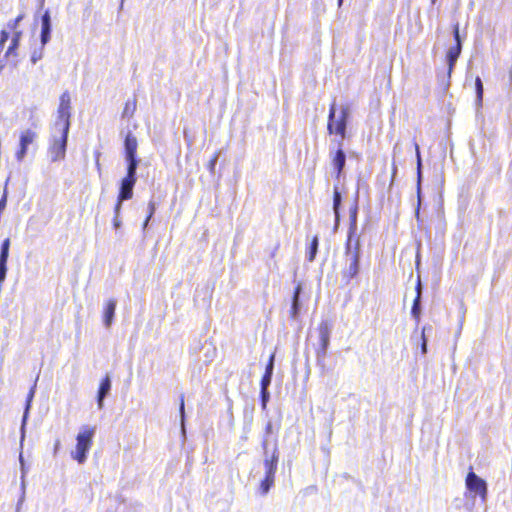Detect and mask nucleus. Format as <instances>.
<instances>
[{
    "mask_svg": "<svg viewBox=\"0 0 512 512\" xmlns=\"http://www.w3.org/2000/svg\"><path fill=\"white\" fill-rule=\"evenodd\" d=\"M461 54V48L458 45H453L446 54V59L448 63V78L451 77L452 71L454 69L455 63Z\"/></svg>",
    "mask_w": 512,
    "mask_h": 512,
    "instance_id": "4468645a",
    "label": "nucleus"
},
{
    "mask_svg": "<svg viewBox=\"0 0 512 512\" xmlns=\"http://www.w3.org/2000/svg\"><path fill=\"white\" fill-rule=\"evenodd\" d=\"M137 181V178L125 176L121 181V186L118 194V200L120 202L129 200L133 197V188Z\"/></svg>",
    "mask_w": 512,
    "mask_h": 512,
    "instance_id": "9b49d317",
    "label": "nucleus"
},
{
    "mask_svg": "<svg viewBox=\"0 0 512 512\" xmlns=\"http://www.w3.org/2000/svg\"><path fill=\"white\" fill-rule=\"evenodd\" d=\"M9 248H10V239L6 238L1 245V251H0V283H2L6 277Z\"/></svg>",
    "mask_w": 512,
    "mask_h": 512,
    "instance_id": "f8f14e48",
    "label": "nucleus"
},
{
    "mask_svg": "<svg viewBox=\"0 0 512 512\" xmlns=\"http://www.w3.org/2000/svg\"><path fill=\"white\" fill-rule=\"evenodd\" d=\"M94 156H95L96 167H97L98 171H100L101 170V164H100L101 153L99 151H96L94 153Z\"/></svg>",
    "mask_w": 512,
    "mask_h": 512,
    "instance_id": "f704fd0d",
    "label": "nucleus"
},
{
    "mask_svg": "<svg viewBox=\"0 0 512 512\" xmlns=\"http://www.w3.org/2000/svg\"><path fill=\"white\" fill-rule=\"evenodd\" d=\"M300 292H301V286L297 285L295 287L294 293H293V303H292V313H293V315H296L297 311H298V300H299Z\"/></svg>",
    "mask_w": 512,
    "mask_h": 512,
    "instance_id": "393cba45",
    "label": "nucleus"
},
{
    "mask_svg": "<svg viewBox=\"0 0 512 512\" xmlns=\"http://www.w3.org/2000/svg\"><path fill=\"white\" fill-rule=\"evenodd\" d=\"M41 28L51 29V22H50V13L49 11H45L44 14L41 17Z\"/></svg>",
    "mask_w": 512,
    "mask_h": 512,
    "instance_id": "c756f323",
    "label": "nucleus"
},
{
    "mask_svg": "<svg viewBox=\"0 0 512 512\" xmlns=\"http://www.w3.org/2000/svg\"><path fill=\"white\" fill-rule=\"evenodd\" d=\"M277 461H278V458L275 455H273L271 458L265 459V461H264L265 474L275 476L276 470H277Z\"/></svg>",
    "mask_w": 512,
    "mask_h": 512,
    "instance_id": "4be33fe9",
    "label": "nucleus"
},
{
    "mask_svg": "<svg viewBox=\"0 0 512 512\" xmlns=\"http://www.w3.org/2000/svg\"><path fill=\"white\" fill-rule=\"evenodd\" d=\"M127 161V173L125 176L137 178L136 170L139 164L137 156L125 157Z\"/></svg>",
    "mask_w": 512,
    "mask_h": 512,
    "instance_id": "aec40b11",
    "label": "nucleus"
},
{
    "mask_svg": "<svg viewBox=\"0 0 512 512\" xmlns=\"http://www.w3.org/2000/svg\"><path fill=\"white\" fill-rule=\"evenodd\" d=\"M318 244H319L318 237L313 236L311 239L310 245L307 249V260L309 262H312L315 259L317 251H318Z\"/></svg>",
    "mask_w": 512,
    "mask_h": 512,
    "instance_id": "412c9836",
    "label": "nucleus"
},
{
    "mask_svg": "<svg viewBox=\"0 0 512 512\" xmlns=\"http://www.w3.org/2000/svg\"><path fill=\"white\" fill-rule=\"evenodd\" d=\"M420 300V295L417 293L411 309V314L416 321H419L420 319Z\"/></svg>",
    "mask_w": 512,
    "mask_h": 512,
    "instance_id": "b1692460",
    "label": "nucleus"
},
{
    "mask_svg": "<svg viewBox=\"0 0 512 512\" xmlns=\"http://www.w3.org/2000/svg\"><path fill=\"white\" fill-rule=\"evenodd\" d=\"M347 254H350V264L342 271V276L348 283L359 273L360 244L356 236V226H350L347 240Z\"/></svg>",
    "mask_w": 512,
    "mask_h": 512,
    "instance_id": "f03ea898",
    "label": "nucleus"
},
{
    "mask_svg": "<svg viewBox=\"0 0 512 512\" xmlns=\"http://www.w3.org/2000/svg\"><path fill=\"white\" fill-rule=\"evenodd\" d=\"M67 140L68 132L61 130L60 138L55 139L48 149L52 162H57L65 158Z\"/></svg>",
    "mask_w": 512,
    "mask_h": 512,
    "instance_id": "1a4fd4ad",
    "label": "nucleus"
},
{
    "mask_svg": "<svg viewBox=\"0 0 512 512\" xmlns=\"http://www.w3.org/2000/svg\"><path fill=\"white\" fill-rule=\"evenodd\" d=\"M137 148V138L131 132H128L124 140L125 157L137 156Z\"/></svg>",
    "mask_w": 512,
    "mask_h": 512,
    "instance_id": "ddd939ff",
    "label": "nucleus"
},
{
    "mask_svg": "<svg viewBox=\"0 0 512 512\" xmlns=\"http://www.w3.org/2000/svg\"><path fill=\"white\" fill-rule=\"evenodd\" d=\"M346 156L342 149H338L333 156L332 164L336 170V177L339 178L345 166Z\"/></svg>",
    "mask_w": 512,
    "mask_h": 512,
    "instance_id": "dca6fc26",
    "label": "nucleus"
},
{
    "mask_svg": "<svg viewBox=\"0 0 512 512\" xmlns=\"http://www.w3.org/2000/svg\"><path fill=\"white\" fill-rule=\"evenodd\" d=\"M419 293L421 296V281L418 279L417 285H416V294Z\"/></svg>",
    "mask_w": 512,
    "mask_h": 512,
    "instance_id": "e433bc0d",
    "label": "nucleus"
},
{
    "mask_svg": "<svg viewBox=\"0 0 512 512\" xmlns=\"http://www.w3.org/2000/svg\"><path fill=\"white\" fill-rule=\"evenodd\" d=\"M218 158H219V152H215L213 154V156L211 157V159L208 161L206 167H207V169L209 170L210 173H214L215 172L216 163L218 161Z\"/></svg>",
    "mask_w": 512,
    "mask_h": 512,
    "instance_id": "a878e982",
    "label": "nucleus"
},
{
    "mask_svg": "<svg viewBox=\"0 0 512 512\" xmlns=\"http://www.w3.org/2000/svg\"><path fill=\"white\" fill-rule=\"evenodd\" d=\"M318 344L316 347V354L318 357H324L330 342L331 323L323 320L317 327Z\"/></svg>",
    "mask_w": 512,
    "mask_h": 512,
    "instance_id": "6e6552de",
    "label": "nucleus"
},
{
    "mask_svg": "<svg viewBox=\"0 0 512 512\" xmlns=\"http://www.w3.org/2000/svg\"><path fill=\"white\" fill-rule=\"evenodd\" d=\"M38 2L40 9H42L44 7L45 0H38Z\"/></svg>",
    "mask_w": 512,
    "mask_h": 512,
    "instance_id": "58836bf2",
    "label": "nucleus"
},
{
    "mask_svg": "<svg viewBox=\"0 0 512 512\" xmlns=\"http://www.w3.org/2000/svg\"><path fill=\"white\" fill-rule=\"evenodd\" d=\"M475 88H476L478 101L481 102L482 98H483V84H482L480 77H478V76L475 79Z\"/></svg>",
    "mask_w": 512,
    "mask_h": 512,
    "instance_id": "cd10ccee",
    "label": "nucleus"
},
{
    "mask_svg": "<svg viewBox=\"0 0 512 512\" xmlns=\"http://www.w3.org/2000/svg\"><path fill=\"white\" fill-rule=\"evenodd\" d=\"M453 36H454V40H455V44L454 45H458L462 49L460 32H459V24L458 23L453 25Z\"/></svg>",
    "mask_w": 512,
    "mask_h": 512,
    "instance_id": "7c9ffc66",
    "label": "nucleus"
},
{
    "mask_svg": "<svg viewBox=\"0 0 512 512\" xmlns=\"http://www.w3.org/2000/svg\"><path fill=\"white\" fill-rule=\"evenodd\" d=\"M58 119L56 125L61 126V130L69 132L71 117V97L68 91H64L59 98Z\"/></svg>",
    "mask_w": 512,
    "mask_h": 512,
    "instance_id": "0eeeda50",
    "label": "nucleus"
},
{
    "mask_svg": "<svg viewBox=\"0 0 512 512\" xmlns=\"http://www.w3.org/2000/svg\"><path fill=\"white\" fill-rule=\"evenodd\" d=\"M155 202L150 200L145 206L141 208V213L144 216L143 224H148L153 214L155 213Z\"/></svg>",
    "mask_w": 512,
    "mask_h": 512,
    "instance_id": "6ab92c4d",
    "label": "nucleus"
},
{
    "mask_svg": "<svg viewBox=\"0 0 512 512\" xmlns=\"http://www.w3.org/2000/svg\"><path fill=\"white\" fill-rule=\"evenodd\" d=\"M422 348L424 351L426 350V342L425 341L423 342Z\"/></svg>",
    "mask_w": 512,
    "mask_h": 512,
    "instance_id": "a19ab883",
    "label": "nucleus"
},
{
    "mask_svg": "<svg viewBox=\"0 0 512 512\" xmlns=\"http://www.w3.org/2000/svg\"><path fill=\"white\" fill-rule=\"evenodd\" d=\"M43 50H44V47L40 46L38 49H35L32 53H31V62L33 64H35L37 61H39L40 59H42L43 57Z\"/></svg>",
    "mask_w": 512,
    "mask_h": 512,
    "instance_id": "bb28decb",
    "label": "nucleus"
},
{
    "mask_svg": "<svg viewBox=\"0 0 512 512\" xmlns=\"http://www.w3.org/2000/svg\"><path fill=\"white\" fill-rule=\"evenodd\" d=\"M110 388H111L110 378H109V376L106 375L101 380L100 385H99L98 396H97L99 408H102L103 400H104L105 396L108 394Z\"/></svg>",
    "mask_w": 512,
    "mask_h": 512,
    "instance_id": "f3484780",
    "label": "nucleus"
},
{
    "mask_svg": "<svg viewBox=\"0 0 512 512\" xmlns=\"http://www.w3.org/2000/svg\"><path fill=\"white\" fill-rule=\"evenodd\" d=\"M416 214H417V219H418V221H419V222H422V221H423V219H422V218H420V211H419V209L417 210V213H416Z\"/></svg>",
    "mask_w": 512,
    "mask_h": 512,
    "instance_id": "ea45409f",
    "label": "nucleus"
},
{
    "mask_svg": "<svg viewBox=\"0 0 512 512\" xmlns=\"http://www.w3.org/2000/svg\"><path fill=\"white\" fill-rule=\"evenodd\" d=\"M51 29L41 28V46L44 47L50 40Z\"/></svg>",
    "mask_w": 512,
    "mask_h": 512,
    "instance_id": "c85d7f7f",
    "label": "nucleus"
},
{
    "mask_svg": "<svg viewBox=\"0 0 512 512\" xmlns=\"http://www.w3.org/2000/svg\"><path fill=\"white\" fill-rule=\"evenodd\" d=\"M5 203H6V199H5V197H3V198L0 200V208L4 207V206H5Z\"/></svg>",
    "mask_w": 512,
    "mask_h": 512,
    "instance_id": "4c0bfd02",
    "label": "nucleus"
},
{
    "mask_svg": "<svg viewBox=\"0 0 512 512\" xmlns=\"http://www.w3.org/2000/svg\"><path fill=\"white\" fill-rule=\"evenodd\" d=\"M268 399H269L268 390H261V401H262V407L263 408L266 407Z\"/></svg>",
    "mask_w": 512,
    "mask_h": 512,
    "instance_id": "72a5a7b5",
    "label": "nucleus"
},
{
    "mask_svg": "<svg viewBox=\"0 0 512 512\" xmlns=\"http://www.w3.org/2000/svg\"><path fill=\"white\" fill-rule=\"evenodd\" d=\"M342 2H343V0H338V5L341 6Z\"/></svg>",
    "mask_w": 512,
    "mask_h": 512,
    "instance_id": "79ce46f5",
    "label": "nucleus"
},
{
    "mask_svg": "<svg viewBox=\"0 0 512 512\" xmlns=\"http://www.w3.org/2000/svg\"><path fill=\"white\" fill-rule=\"evenodd\" d=\"M179 409H180L181 416L183 418L184 417V396L183 395H181V397H180V407H179Z\"/></svg>",
    "mask_w": 512,
    "mask_h": 512,
    "instance_id": "c9c22d12",
    "label": "nucleus"
},
{
    "mask_svg": "<svg viewBox=\"0 0 512 512\" xmlns=\"http://www.w3.org/2000/svg\"><path fill=\"white\" fill-rule=\"evenodd\" d=\"M136 108H137L136 98L133 97V98L128 99L125 102L123 112H122V117L123 118H131L135 114Z\"/></svg>",
    "mask_w": 512,
    "mask_h": 512,
    "instance_id": "a211bd4d",
    "label": "nucleus"
},
{
    "mask_svg": "<svg viewBox=\"0 0 512 512\" xmlns=\"http://www.w3.org/2000/svg\"><path fill=\"white\" fill-rule=\"evenodd\" d=\"M274 359H275V354L272 353L270 355V358H269V361L266 365V369H265V372L266 374H270L272 375L273 374V369H274Z\"/></svg>",
    "mask_w": 512,
    "mask_h": 512,
    "instance_id": "473e14b6",
    "label": "nucleus"
},
{
    "mask_svg": "<svg viewBox=\"0 0 512 512\" xmlns=\"http://www.w3.org/2000/svg\"><path fill=\"white\" fill-rule=\"evenodd\" d=\"M24 19V14H19L13 20L8 21L6 28L0 31V54L3 53L4 66L16 68L20 62V41L23 31L19 29L20 22Z\"/></svg>",
    "mask_w": 512,
    "mask_h": 512,
    "instance_id": "f257e3e1",
    "label": "nucleus"
},
{
    "mask_svg": "<svg viewBox=\"0 0 512 512\" xmlns=\"http://www.w3.org/2000/svg\"><path fill=\"white\" fill-rule=\"evenodd\" d=\"M274 482H275L274 475L265 474L264 479L260 483L261 494L265 495L266 493H268L270 488L274 485Z\"/></svg>",
    "mask_w": 512,
    "mask_h": 512,
    "instance_id": "5701e85b",
    "label": "nucleus"
},
{
    "mask_svg": "<svg viewBox=\"0 0 512 512\" xmlns=\"http://www.w3.org/2000/svg\"><path fill=\"white\" fill-rule=\"evenodd\" d=\"M115 309H116V300L109 299L106 302V305L104 307V312H103V320H104V324L106 327L111 326L113 319H114V315H115Z\"/></svg>",
    "mask_w": 512,
    "mask_h": 512,
    "instance_id": "2eb2a0df",
    "label": "nucleus"
},
{
    "mask_svg": "<svg viewBox=\"0 0 512 512\" xmlns=\"http://www.w3.org/2000/svg\"><path fill=\"white\" fill-rule=\"evenodd\" d=\"M349 111L348 108H343L341 110L340 116L338 119H335V105L332 104L329 109L327 130L329 134H336L340 136L341 139H344L346 136V127L348 121Z\"/></svg>",
    "mask_w": 512,
    "mask_h": 512,
    "instance_id": "39448f33",
    "label": "nucleus"
},
{
    "mask_svg": "<svg viewBox=\"0 0 512 512\" xmlns=\"http://www.w3.org/2000/svg\"><path fill=\"white\" fill-rule=\"evenodd\" d=\"M465 485L471 496L474 498L479 496L482 502L487 499V484L484 479L476 475L470 468L465 479Z\"/></svg>",
    "mask_w": 512,
    "mask_h": 512,
    "instance_id": "423d86ee",
    "label": "nucleus"
},
{
    "mask_svg": "<svg viewBox=\"0 0 512 512\" xmlns=\"http://www.w3.org/2000/svg\"><path fill=\"white\" fill-rule=\"evenodd\" d=\"M96 428L94 426H83L76 436L75 451L72 452V458L79 464H82L87 459V454L93 445V438L95 436Z\"/></svg>",
    "mask_w": 512,
    "mask_h": 512,
    "instance_id": "7ed1b4c3",
    "label": "nucleus"
},
{
    "mask_svg": "<svg viewBox=\"0 0 512 512\" xmlns=\"http://www.w3.org/2000/svg\"><path fill=\"white\" fill-rule=\"evenodd\" d=\"M342 196L337 186L333 191V209L336 218V224L343 222L344 224H356L358 203L357 200L351 202L347 209H341Z\"/></svg>",
    "mask_w": 512,
    "mask_h": 512,
    "instance_id": "20e7f679",
    "label": "nucleus"
},
{
    "mask_svg": "<svg viewBox=\"0 0 512 512\" xmlns=\"http://www.w3.org/2000/svg\"><path fill=\"white\" fill-rule=\"evenodd\" d=\"M36 133L32 130H26L20 135L19 149L16 152V158L18 161H22L27 154V149L30 144L34 142Z\"/></svg>",
    "mask_w": 512,
    "mask_h": 512,
    "instance_id": "9d476101",
    "label": "nucleus"
},
{
    "mask_svg": "<svg viewBox=\"0 0 512 512\" xmlns=\"http://www.w3.org/2000/svg\"><path fill=\"white\" fill-rule=\"evenodd\" d=\"M272 375L264 373V375L261 378V390H267L268 386L271 383Z\"/></svg>",
    "mask_w": 512,
    "mask_h": 512,
    "instance_id": "2f4dec72",
    "label": "nucleus"
}]
</instances>
